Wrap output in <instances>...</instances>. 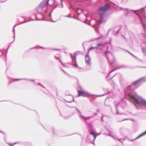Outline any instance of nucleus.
<instances>
[{"label": "nucleus", "instance_id": "dca6fc26", "mask_svg": "<svg viewBox=\"0 0 146 146\" xmlns=\"http://www.w3.org/2000/svg\"><path fill=\"white\" fill-rule=\"evenodd\" d=\"M74 66H78V65L77 64H74Z\"/></svg>", "mask_w": 146, "mask_h": 146}, {"label": "nucleus", "instance_id": "6e6552de", "mask_svg": "<svg viewBox=\"0 0 146 146\" xmlns=\"http://www.w3.org/2000/svg\"><path fill=\"white\" fill-rule=\"evenodd\" d=\"M146 134V131H145L143 133H142L141 134H140V135H139L137 137V138H140L142 136H143L144 135H145Z\"/></svg>", "mask_w": 146, "mask_h": 146}, {"label": "nucleus", "instance_id": "a211bd4d", "mask_svg": "<svg viewBox=\"0 0 146 146\" xmlns=\"http://www.w3.org/2000/svg\"><path fill=\"white\" fill-rule=\"evenodd\" d=\"M51 14H50V15H50V16H51Z\"/></svg>", "mask_w": 146, "mask_h": 146}, {"label": "nucleus", "instance_id": "6ab92c4d", "mask_svg": "<svg viewBox=\"0 0 146 146\" xmlns=\"http://www.w3.org/2000/svg\"><path fill=\"white\" fill-rule=\"evenodd\" d=\"M89 118V117H88V118H86V119H88Z\"/></svg>", "mask_w": 146, "mask_h": 146}, {"label": "nucleus", "instance_id": "423d86ee", "mask_svg": "<svg viewBox=\"0 0 146 146\" xmlns=\"http://www.w3.org/2000/svg\"><path fill=\"white\" fill-rule=\"evenodd\" d=\"M112 58L113 59V61H110L109 59L108 60L109 61V63H110V65L111 66L113 65V64L115 61V58H114L113 56H112Z\"/></svg>", "mask_w": 146, "mask_h": 146}, {"label": "nucleus", "instance_id": "7ed1b4c3", "mask_svg": "<svg viewBox=\"0 0 146 146\" xmlns=\"http://www.w3.org/2000/svg\"><path fill=\"white\" fill-rule=\"evenodd\" d=\"M88 93L84 91H78V96H82L84 97H88L90 96Z\"/></svg>", "mask_w": 146, "mask_h": 146}, {"label": "nucleus", "instance_id": "4468645a", "mask_svg": "<svg viewBox=\"0 0 146 146\" xmlns=\"http://www.w3.org/2000/svg\"><path fill=\"white\" fill-rule=\"evenodd\" d=\"M57 59H59L60 62L62 64V65H64L63 63L61 62V60L60 59H59V58H57Z\"/></svg>", "mask_w": 146, "mask_h": 146}, {"label": "nucleus", "instance_id": "9b49d317", "mask_svg": "<svg viewBox=\"0 0 146 146\" xmlns=\"http://www.w3.org/2000/svg\"><path fill=\"white\" fill-rule=\"evenodd\" d=\"M102 19L101 18L100 20L98 21V23L100 24L102 22Z\"/></svg>", "mask_w": 146, "mask_h": 146}, {"label": "nucleus", "instance_id": "2eb2a0df", "mask_svg": "<svg viewBox=\"0 0 146 146\" xmlns=\"http://www.w3.org/2000/svg\"><path fill=\"white\" fill-rule=\"evenodd\" d=\"M100 37H99V38H96L95 39L96 40H97L99 39H100Z\"/></svg>", "mask_w": 146, "mask_h": 146}, {"label": "nucleus", "instance_id": "f3484780", "mask_svg": "<svg viewBox=\"0 0 146 146\" xmlns=\"http://www.w3.org/2000/svg\"><path fill=\"white\" fill-rule=\"evenodd\" d=\"M55 50H59L58 49H55Z\"/></svg>", "mask_w": 146, "mask_h": 146}, {"label": "nucleus", "instance_id": "39448f33", "mask_svg": "<svg viewBox=\"0 0 146 146\" xmlns=\"http://www.w3.org/2000/svg\"><path fill=\"white\" fill-rule=\"evenodd\" d=\"M85 60L86 63L89 64L90 63V59L88 56H86L85 57Z\"/></svg>", "mask_w": 146, "mask_h": 146}, {"label": "nucleus", "instance_id": "aec40b11", "mask_svg": "<svg viewBox=\"0 0 146 146\" xmlns=\"http://www.w3.org/2000/svg\"><path fill=\"white\" fill-rule=\"evenodd\" d=\"M78 111H79V112H80L79 111V110H78Z\"/></svg>", "mask_w": 146, "mask_h": 146}, {"label": "nucleus", "instance_id": "ddd939ff", "mask_svg": "<svg viewBox=\"0 0 146 146\" xmlns=\"http://www.w3.org/2000/svg\"><path fill=\"white\" fill-rule=\"evenodd\" d=\"M95 48V47H91V48H90L89 49V50H90L92 49H94Z\"/></svg>", "mask_w": 146, "mask_h": 146}, {"label": "nucleus", "instance_id": "f8f14e48", "mask_svg": "<svg viewBox=\"0 0 146 146\" xmlns=\"http://www.w3.org/2000/svg\"><path fill=\"white\" fill-rule=\"evenodd\" d=\"M142 25L143 28L144 29H146V25L143 24V23H142Z\"/></svg>", "mask_w": 146, "mask_h": 146}, {"label": "nucleus", "instance_id": "f03ea898", "mask_svg": "<svg viewBox=\"0 0 146 146\" xmlns=\"http://www.w3.org/2000/svg\"><path fill=\"white\" fill-rule=\"evenodd\" d=\"M110 7V5L109 4H106L104 6L99 8V14L101 17V19H103L106 16L104 12L109 9Z\"/></svg>", "mask_w": 146, "mask_h": 146}, {"label": "nucleus", "instance_id": "20e7f679", "mask_svg": "<svg viewBox=\"0 0 146 146\" xmlns=\"http://www.w3.org/2000/svg\"><path fill=\"white\" fill-rule=\"evenodd\" d=\"M142 80V79H139L137 80L135 82H134L133 83V85H135L137 84H139L141 83Z\"/></svg>", "mask_w": 146, "mask_h": 146}, {"label": "nucleus", "instance_id": "0eeeda50", "mask_svg": "<svg viewBox=\"0 0 146 146\" xmlns=\"http://www.w3.org/2000/svg\"><path fill=\"white\" fill-rule=\"evenodd\" d=\"M76 12L77 13H78L79 14L80 13H82L83 11H82V10L81 9H80L79 8H78L77 9Z\"/></svg>", "mask_w": 146, "mask_h": 146}, {"label": "nucleus", "instance_id": "9d476101", "mask_svg": "<svg viewBox=\"0 0 146 146\" xmlns=\"http://www.w3.org/2000/svg\"><path fill=\"white\" fill-rule=\"evenodd\" d=\"M106 44H104V43H102V44L98 43L97 44L98 47H99L100 46H103L104 45Z\"/></svg>", "mask_w": 146, "mask_h": 146}, {"label": "nucleus", "instance_id": "1a4fd4ad", "mask_svg": "<svg viewBox=\"0 0 146 146\" xmlns=\"http://www.w3.org/2000/svg\"><path fill=\"white\" fill-rule=\"evenodd\" d=\"M91 134L93 135L94 137V139H96V136L95 133H94V132L93 131H92L91 132Z\"/></svg>", "mask_w": 146, "mask_h": 146}, {"label": "nucleus", "instance_id": "f257e3e1", "mask_svg": "<svg viewBox=\"0 0 146 146\" xmlns=\"http://www.w3.org/2000/svg\"><path fill=\"white\" fill-rule=\"evenodd\" d=\"M128 97L133 102L135 105L136 104L141 105H146V100L138 96L135 93L128 94Z\"/></svg>", "mask_w": 146, "mask_h": 146}]
</instances>
